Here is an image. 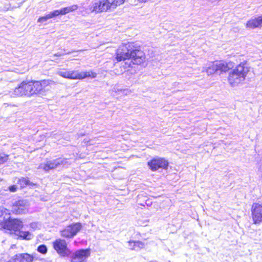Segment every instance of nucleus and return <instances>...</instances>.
Wrapping results in <instances>:
<instances>
[{
  "instance_id": "nucleus-18",
  "label": "nucleus",
  "mask_w": 262,
  "mask_h": 262,
  "mask_svg": "<svg viewBox=\"0 0 262 262\" xmlns=\"http://www.w3.org/2000/svg\"><path fill=\"white\" fill-rule=\"evenodd\" d=\"M30 88V95L35 94H40L43 90L42 89L39 81L29 82Z\"/></svg>"
},
{
  "instance_id": "nucleus-13",
  "label": "nucleus",
  "mask_w": 262,
  "mask_h": 262,
  "mask_svg": "<svg viewBox=\"0 0 262 262\" xmlns=\"http://www.w3.org/2000/svg\"><path fill=\"white\" fill-rule=\"evenodd\" d=\"M217 72L226 73L233 67L232 62H226L224 61H216Z\"/></svg>"
},
{
  "instance_id": "nucleus-16",
  "label": "nucleus",
  "mask_w": 262,
  "mask_h": 262,
  "mask_svg": "<svg viewBox=\"0 0 262 262\" xmlns=\"http://www.w3.org/2000/svg\"><path fill=\"white\" fill-rule=\"evenodd\" d=\"M15 258L19 262H33L34 257L33 255L28 253H21L16 254Z\"/></svg>"
},
{
  "instance_id": "nucleus-25",
  "label": "nucleus",
  "mask_w": 262,
  "mask_h": 262,
  "mask_svg": "<svg viewBox=\"0 0 262 262\" xmlns=\"http://www.w3.org/2000/svg\"><path fill=\"white\" fill-rule=\"evenodd\" d=\"M61 235L66 238H72L74 236L69 226L61 231Z\"/></svg>"
},
{
  "instance_id": "nucleus-33",
  "label": "nucleus",
  "mask_w": 262,
  "mask_h": 262,
  "mask_svg": "<svg viewBox=\"0 0 262 262\" xmlns=\"http://www.w3.org/2000/svg\"><path fill=\"white\" fill-rule=\"evenodd\" d=\"M119 92H120L121 93L124 95H128L132 93V91L128 89H120L118 90Z\"/></svg>"
},
{
  "instance_id": "nucleus-21",
  "label": "nucleus",
  "mask_w": 262,
  "mask_h": 262,
  "mask_svg": "<svg viewBox=\"0 0 262 262\" xmlns=\"http://www.w3.org/2000/svg\"><path fill=\"white\" fill-rule=\"evenodd\" d=\"M56 16H57V15L56 13V11L55 10H54L53 11L50 12L48 14L39 17L37 21L38 23H43L44 21H47L49 19L52 18Z\"/></svg>"
},
{
  "instance_id": "nucleus-3",
  "label": "nucleus",
  "mask_w": 262,
  "mask_h": 262,
  "mask_svg": "<svg viewBox=\"0 0 262 262\" xmlns=\"http://www.w3.org/2000/svg\"><path fill=\"white\" fill-rule=\"evenodd\" d=\"M109 5V0H99L89 6L88 9L91 13L98 14L110 11Z\"/></svg>"
},
{
  "instance_id": "nucleus-2",
  "label": "nucleus",
  "mask_w": 262,
  "mask_h": 262,
  "mask_svg": "<svg viewBox=\"0 0 262 262\" xmlns=\"http://www.w3.org/2000/svg\"><path fill=\"white\" fill-rule=\"evenodd\" d=\"M133 43H122L119 46L115 52V59L118 61H124L130 58Z\"/></svg>"
},
{
  "instance_id": "nucleus-9",
  "label": "nucleus",
  "mask_w": 262,
  "mask_h": 262,
  "mask_svg": "<svg viewBox=\"0 0 262 262\" xmlns=\"http://www.w3.org/2000/svg\"><path fill=\"white\" fill-rule=\"evenodd\" d=\"M252 216L254 224H259L262 222V206L255 203L252 206Z\"/></svg>"
},
{
  "instance_id": "nucleus-5",
  "label": "nucleus",
  "mask_w": 262,
  "mask_h": 262,
  "mask_svg": "<svg viewBox=\"0 0 262 262\" xmlns=\"http://www.w3.org/2000/svg\"><path fill=\"white\" fill-rule=\"evenodd\" d=\"M68 163L66 159H57L54 160L48 161L45 163L40 164L39 169H42L46 171H48L51 169H54L62 165H66Z\"/></svg>"
},
{
  "instance_id": "nucleus-14",
  "label": "nucleus",
  "mask_w": 262,
  "mask_h": 262,
  "mask_svg": "<svg viewBox=\"0 0 262 262\" xmlns=\"http://www.w3.org/2000/svg\"><path fill=\"white\" fill-rule=\"evenodd\" d=\"M262 27V15L249 20L246 23V28L254 29Z\"/></svg>"
},
{
  "instance_id": "nucleus-36",
  "label": "nucleus",
  "mask_w": 262,
  "mask_h": 262,
  "mask_svg": "<svg viewBox=\"0 0 262 262\" xmlns=\"http://www.w3.org/2000/svg\"><path fill=\"white\" fill-rule=\"evenodd\" d=\"M1 261H2V262H16L17 260L15 258V255H14L8 261H5L3 260V259H1Z\"/></svg>"
},
{
  "instance_id": "nucleus-22",
  "label": "nucleus",
  "mask_w": 262,
  "mask_h": 262,
  "mask_svg": "<svg viewBox=\"0 0 262 262\" xmlns=\"http://www.w3.org/2000/svg\"><path fill=\"white\" fill-rule=\"evenodd\" d=\"M125 2V0H113L112 2L109 1L110 10H114L117 7L122 5Z\"/></svg>"
},
{
  "instance_id": "nucleus-15",
  "label": "nucleus",
  "mask_w": 262,
  "mask_h": 262,
  "mask_svg": "<svg viewBox=\"0 0 262 262\" xmlns=\"http://www.w3.org/2000/svg\"><path fill=\"white\" fill-rule=\"evenodd\" d=\"M203 72H205L207 75L210 76L217 72L215 61L209 62L203 68Z\"/></svg>"
},
{
  "instance_id": "nucleus-32",
  "label": "nucleus",
  "mask_w": 262,
  "mask_h": 262,
  "mask_svg": "<svg viewBox=\"0 0 262 262\" xmlns=\"http://www.w3.org/2000/svg\"><path fill=\"white\" fill-rule=\"evenodd\" d=\"M47 250H48L46 246L44 245L39 246L37 248V251L43 254H46Z\"/></svg>"
},
{
  "instance_id": "nucleus-27",
  "label": "nucleus",
  "mask_w": 262,
  "mask_h": 262,
  "mask_svg": "<svg viewBox=\"0 0 262 262\" xmlns=\"http://www.w3.org/2000/svg\"><path fill=\"white\" fill-rule=\"evenodd\" d=\"M70 79H81V72L79 73L76 71H70Z\"/></svg>"
},
{
  "instance_id": "nucleus-4",
  "label": "nucleus",
  "mask_w": 262,
  "mask_h": 262,
  "mask_svg": "<svg viewBox=\"0 0 262 262\" xmlns=\"http://www.w3.org/2000/svg\"><path fill=\"white\" fill-rule=\"evenodd\" d=\"M30 204L25 200H20L14 202L12 205L11 211L15 214H26L29 211Z\"/></svg>"
},
{
  "instance_id": "nucleus-29",
  "label": "nucleus",
  "mask_w": 262,
  "mask_h": 262,
  "mask_svg": "<svg viewBox=\"0 0 262 262\" xmlns=\"http://www.w3.org/2000/svg\"><path fill=\"white\" fill-rule=\"evenodd\" d=\"M18 183L20 185L21 187H23L31 184V182L29 180L26 178H21L18 181Z\"/></svg>"
},
{
  "instance_id": "nucleus-28",
  "label": "nucleus",
  "mask_w": 262,
  "mask_h": 262,
  "mask_svg": "<svg viewBox=\"0 0 262 262\" xmlns=\"http://www.w3.org/2000/svg\"><path fill=\"white\" fill-rule=\"evenodd\" d=\"M39 84L40 85L42 89L44 90L45 88L50 84H54L55 82L51 80H43L39 81Z\"/></svg>"
},
{
  "instance_id": "nucleus-11",
  "label": "nucleus",
  "mask_w": 262,
  "mask_h": 262,
  "mask_svg": "<svg viewBox=\"0 0 262 262\" xmlns=\"http://www.w3.org/2000/svg\"><path fill=\"white\" fill-rule=\"evenodd\" d=\"M23 227V222L16 219H9L7 222H6L4 225V228L17 232Z\"/></svg>"
},
{
  "instance_id": "nucleus-31",
  "label": "nucleus",
  "mask_w": 262,
  "mask_h": 262,
  "mask_svg": "<svg viewBox=\"0 0 262 262\" xmlns=\"http://www.w3.org/2000/svg\"><path fill=\"white\" fill-rule=\"evenodd\" d=\"M9 156L4 153H0V164H2L7 161Z\"/></svg>"
},
{
  "instance_id": "nucleus-12",
  "label": "nucleus",
  "mask_w": 262,
  "mask_h": 262,
  "mask_svg": "<svg viewBox=\"0 0 262 262\" xmlns=\"http://www.w3.org/2000/svg\"><path fill=\"white\" fill-rule=\"evenodd\" d=\"M148 165L152 171H156L160 168L166 169L168 162L162 158L155 159L148 162Z\"/></svg>"
},
{
  "instance_id": "nucleus-26",
  "label": "nucleus",
  "mask_w": 262,
  "mask_h": 262,
  "mask_svg": "<svg viewBox=\"0 0 262 262\" xmlns=\"http://www.w3.org/2000/svg\"><path fill=\"white\" fill-rule=\"evenodd\" d=\"M96 76L97 74L92 71L81 72V79L86 77H91L92 78H94L96 77Z\"/></svg>"
},
{
  "instance_id": "nucleus-6",
  "label": "nucleus",
  "mask_w": 262,
  "mask_h": 262,
  "mask_svg": "<svg viewBox=\"0 0 262 262\" xmlns=\"http://www.w3.org/2000/svg\"><path fill=\"white\" fill-rule=\"evenodd\" d=\"M53 245L54 249L60 256H66L69 254L70 250L65 240L57 239L53 242Z\"/></svg>"
},
{
  "instance_id": "nucleus-7",
  "label": "nucleus",
  "mask_w": 262,
  "mask_h": 262,
  "mask_svg": "<svg viewBox=\"0 0 262 262\" xmlns=\"http://www.w3.org/2000/svg\"><path fill=\"white\" fill-rule=\"evenodd\" d=\"M131 53L130 58L133 59L134 63L140 64L144 61L145 59L144 53L139 49V47L136 46L134 43H133V49L131 50Z\"/></svg>"
},
{
  "instance_id": "nucleus-35",
  "label": "nucleus",
  "mask_w": 262,
  "mask_h": 262,
  "mask_svg": "<svg viewBox=\"0 0 262 262\" xmlns=\"http://www.w3.org/2000/svg\"><path fill=\"white\" fill-rule=\"evenodd\" d=\"M30 226L33 230H35L37 228V224L36 223H32L30 224Z\"/></svg>"
},
{
  "instance_id": "nucleus-24",
  "label": "nucleus",
  "mask_w": 262,
  "mask_h": 262,
  "mask_svg": "<svg viewBox=\"0 0 262 262\" xmlns=\"http://www.w3.org/2000/svg\"><path fill=\"white\" fill-rule=\"evenodd\" d=\"M70 230H72V232L74 236H75L82 228V226L81 223H77L75 224L69 225Z\"/></svg>"
},
{
  "instance_id": "nucleus-8",
  "label": "nucleus",
  "mask_w": 262,
  "mask_h": 262,
  "mask_svg": "<svg viewBox=\"0 0 262 262\" xmlns=\"http://www.w3.org/2000/svg\"><path fill=\"white\" fill-rule=\"evenodd\" d=\"M90 255L89 249H81L76 251L71 256V262H86Z\"/></svg>"
},
{
  "instance_id": "nucleus-34",
  "label": "nucleus",
  "mask_w": 262,
  "mask_h": 262,
  "mask_svg": "<svg viewBox=\"0 0 262 262\" xmlns=\"http://www.w3.org/2000/svg\"><path fill=\"white\" fill-rule=\"evenodd\" d=\"M17 189V187L15 185L10 186L8 188V189L9 190V191L11 192H14L16 191Z\"/></svg>"
},
{
  "instance_id": "nucleus-19",
  "label": "nucleus",
  "mask_w": 262,
  "mask_h": 262,
  "mask_svg": "<svg viewBox=\"0 0 262 262\" xmlns=\"http://www.w3.org/2000/svg\"><path fill=\"white\" fill-rule=\"evenodd\" d=\"M128 247L131 250L138 251L143 248L144 244L139 241H129L128 242Z\"/></svg>"
},
{
  "instance_id": "nucleus-1",
  "label": "nucleus",
  "mask_w": 262,
  "mask_h": 262,
  "mask_svg": "<svg viewBox=\"0 0 262 262\" xmlns=\"http://www.w3.org/2000/svg\"><path fill=\"white\" fill-rule=\"evenodd\" d=\"M250 71L246 61H243L232 70L228 74V82L231 87L237 86L244 83Z\"/></svg>"
},
{
  "instance_id": "nucleus-10",
  "label": "nucleus",
  "mask_w": 262,
  "mask_h": 262,
  "mask_svg": "<svg viewBox=\"0 0 262 262\" xmlns=\"http://www.w3.org/2000/svg\"><path fill=\"white\" fill-rule=\"evenodd\" d=\"M13 95L15 96L30 95V82L23 81L18 86L14 89Z\"/></svg>"
},
{
  "instance_id": "nucleus-23",
  "label": "nucleus",
  "mask_w": 262,
  "mask_h": 262,
  "mask_svg": "<svg viewBox=\"0 0 262 262\" xmlns=\"http://www.w3.org/2000/svg\"><path fill=\"white\" fill-rule=\"evenodd\" d=\"M10 214L9 210L4 208V207L0 206V220L1 222H4L7 219V216Z\"/></svg>"
},
{
  "instance_id": "nucleus-30",
  "label": "nucleus",
  "mask_w": 262,
  "mask_h": 262,
  "mask_svg": "<svg viewBox=\"0 0 262 262\" xmlns=\"http://www.w3.org/2000/svg\"><path fill=\"white\" fill-rule=\"evenodd\" d=\"M57 74L64 78L70 79V71H60L57 72Z\"/></svg>"
},
{
  "instance_id": "nucleus-20",
  "label": "nucleus",
  "mask_w": 262,
  "mask_h": 262,
  "mask_svg": "<svg viewBox=\"0 0 262 262\" xmlns=\"http://www.w3.org/2000/svg\"><path fill=\"white\" fill-rule=\"evenodd\" d=\"M18 237L26 240H30L33 238V235L29 231H19L17 233Z\"/></svg>"
},
{
  "instance_id": "nucleus-17",
  "label": "nucleus",
  "mask_w": 262,
  "mask_h": 262,
  "mask_svg": "<svg viewBox=\"0 0 262 262\" xmlns=\"http://www.w3.org/2000/svg\"><path fill=\"white\" fill-rule=\"evenodd\" d=\"M78 8L77 5H73L68 7L62 8L60 10H55L57 15H66L70 12L76 11Z\"/></svg>"
}]
</instances>
